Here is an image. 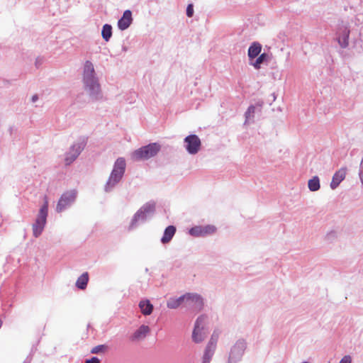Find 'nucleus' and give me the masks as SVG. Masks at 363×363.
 Listing matches in <instances>:
<instances>
[{"label":"nucleus","mask_w":363,"mask_h":363,"mask_svg":"<svg viewBox=\"0 0 363 363\" xmlns=\"http://www.w3.org/2000/svg\"><path fill=\"white\" fill-rule=\"evenodd\" d=\"M82 82L84 90L93 101L102 99L101 86L96 76L93 63L87 60L84 65Z\"/></svg>","instance_id":"nucleus-1"},{"label":"nucleus","mask_w":363,"mask_h":363,"mask_svg":"<svg viewBox=\"0 0 363 363\" xmlns=\"http://www.w3.org/2000/svg\"><path fill=\"white\" fill-rule=\"evenodd\" d=\"M125 161L123 157H118L113 165V170L104 186L106 192L111 191L116 185L121 180L125 170Z\"/></svg>","instance_id":"nucleus-2"},{"label":"nucleus","mask_w":363,"mask_h":363,"mask_svg":"<svg viewBox=\"0 0 363 363\" xmlns=\"http://www.w3.org/2000/svg\"><path fill=\"white\" fill-rule=\"evenodd\" d=\"M155 211V202L150 201L145 203L134 214L128 227V230H132L136 228L140 223H145L149 218L153 216Z\"/></svg>","instance_id":"nucleus-3"},{"label":"nucleus","mask_w":363,"mask_h":363,"mask_svg":"<svg viewBox=\"0 0 363 363\" xmlns=\"http://www.w3.org/2000/svg\"><path fill=\"white\" fill-rule=\"evenodd\" d=\"M161 146L158 143H150L135 150L131 154L133 161L147 160L155 157L160 150Z\"/></svg>","instance_id":"nucleus-4"},{"label":"nucleus","mask_w":363,"mask_h":363,"mask_svg":"<svg viewBox=\"0 0 363 363\" xmlns=\"http://www.w3.org/2000/svg\"><path fill=\"white\" fill-rule=\"evenodd\" d=\"M48 213V203L45 201L40 207L35 223L33 224V235L35 238H38L43 233L46 224Z\"/></svg>","instance_id":"nucleus-5"},{"label":"nucleus","mask_w":363,"mask_h":363,"mask_svg":"<svg viewBox=\"0 0 363 363\" xmlns=\"http://www.w3.org/2000/svg\"><path fill=\"white\" fill-rule=\"evenodd\" d=\"M207 316L201 315L197 318L194 324V328L192 333V340L195 343L201 342L206 337Z\"/></svg>","instance_id":"nucleus-6"},{"label":"nucleus","mask_w":363,"mask_h":363,"mask_svg":"<svg viewBox=\"0 0 363 363\" xmlns=\"http://www.w3.org/2000/svg\"><path fill=\"white\" fill-rule=\"evenodd\" d=\"M246 347L247 343L244 340L240 339L236 341L229 352L228 363H238L240 362Z\"/></svg>","instance_id":"nucleus-7"},{"label":"nucleus","mask_w":363,"mask_h":363,"mask_svg":"<svg viewBox=\"0 0 363 363\" xmlns=\"http://www.w3.org/2000/svg\"><path fill=\"white\" fill-rule=\"evenodd\" d=\"M350 27L348 22L341 21L337 25L336 35L338 43L342 48H346L349 45Z\"/></svg>","instance_id":"nucleus-8"},{"label":"nucleus","mask_w":363,"mask_h":363,"mask_svg":"<svg viewBox=\"0 0 363 363\" xmlns=\"http://www.w3.org/2000/svg\"><path fill=\"white\" fill-rule=\"evenodd\" d=\"M184 147L189 154L196 155L201 150V140L195 134L189 135L184 139Z\"/></svg>","instance_id":"nucleus-9"},{"label":"nucleus","mask_w":363,"mask_h":363,"mask_svg":"<svg viewBox=\"0 0 363 363\" xmlns=\"http://www.w3.org/2000/svg\"><path fill=\"white\" fill-rule=\"evenodd\" d=\"M184 306L196 311H201L203 306L202 296L196 293H186L184 294Z\"/></svg>","instance_id":"nucleus-10"},{"label":"nucleus","mask_w":363,"mask_h":363,"mask_svg":"<svg viewBox=\"0 0 363 363\" xmlns=\"http://www.w3.org/2000/svg\"><path fill=\"white\" fill-rule=\"evenodd\" d=\"M77 192L76 190H71L65 192L58 201L56 211L62 212L69 207L75 201Z\"/></svg>","instance_id":"nucleus-11"},{"label":"nucleus","mask_w":363,"mask_h":363,"mask_svg":"<svg viewBox=\"0 0 363 363\" xmlns=\"http://www.w3.org/2000/svg\"><path fill=\"white\" fill-rule=\"evenodd\" d=\"M85 144L84 142H79L73 144L69 151L65 154V162L66 165L71 164L80 155L84 150Z\"/></svg>","instance_id":"nucleus-12"},{"label":"nucleus","mask_w":363,"mask_h":363,"mask_svg":"<svg viewBox=\"0 0 363 363\" xmlns=\"http://www.w3.org/2000/svg\"><path fill=\"white\" fill-rule=\"evenodd\" d=\"M216 231V228L213 225H198L191 228L189 230V234L194 237H206L215 233Z\"/></svg>","instance_id":"nucleus-13"},{"label":"nucleus","mask_w":363,"mask_h":363,"mask_svg":"<svg viewBox=\"0 0 363 363\" xmlns=\"http://www.w3.org/2000/svg\"><path fill=\"white\" fill-rule=\"evenodd\" d=\"M150 328L149 326L142 325L131 335L130 340L133 342L142 340L146 337V336L150 333Z\"/></svg>","instance_id":"nucleus-14"},{"label":"nucleus","mask_w":363,"mask_h":363,"mask_svg":"<svg viewBox=\"0 0 363 363\" xmlns=\"http://www.w3.org/2000/svg\"><path fill=\"white\" fill-rule=\"evenodd\" d=\"M132 21L131 11L130 10L125 11L123 16L118 21V28L121 30L127 29L130 26Z\"/></svg>","instance_id":"nucleus-15"},{"label":"nucleus","mask_w":363,"mask_h":363,"mask_svg":"<svg viewBox=\"0 0 363 363\" xmlns=\"http://www.w3.org/2000/svg\"><path fill=\"white\" fill-rule=\"evenodd\" d=\"M346 172H347V168L342 167L334 174L333 179H332V182L330 184V188L332 189H335L339 186L340 182L345 179V176H346Z\"/></svg>","instance_id":"nucleus-16"},{"label":"nucleus","mask_w":363,"mask_h":363,"mask_svg":"<svg viewBox=\"0 0 363 363\" xmlns=\"http://www.w3.org/2000/svg\"><path fill=\"white\" fill-rule=\"evenodd\" d=\"M176 233V228L174 225H169L164 230V234L161 238L162 244L169 243Z\"/></svg>","instance_id":"nucleus-17"},{"label":"nucleus","mask_w":363,"mask_h":363,"mask_svg":"<svg viewBox=\"0 0 363 363\" xmlns=\"http://www.w3.org/2000/svg\"><path fill=\"white\" fill-rule=\"evenodd\" d=\"M184 294L178 297H171L167 300V306L170 309H177L180 306H184Z\"/></svg>","instance_id":"nucleus-18"},{"label":"nucleus","mask_w":363,"mask_h":363,"mask_svg":"<svg viewBox=\"0 0 363 363\" xmlns=\"http://www.w3.org/2000/svg\"><path fill=\"white\" fill-rule=\"evenodd\" d=\"M262 45L258 42H254L248 49L247 55L250 60L257 57L261 52Z\"/></svg>","instance_id":"nucleus-19"},{"label":"nucleus","mask_w":363,"mask_h":363,"mask_svg":"<svg viewBox=\"0 0 363 363\" xmlns=\"http://www.w3.org/2000/svg\"><path fill=\"white\" fill-rule=\"evenodd\" d=\"M139 308L145 315H150L154 308L153 305L147 299L141 300L139 303Z\"/></svg>","instance_id":"nucleus-20"},{"label":"nucleus","mask_w":363,"mask_h":363,"mask_svg":"<svg viewBox=\"0 0 363 363\" xmlns=\"http://www.w3.org/2000/svg\"><path fill=\"white\" fill-rule=\"evenodd\" d=\"M270 60V57L268 54L264 52L257 56L256 60L251 63V65L256 69H258L260 68L261 65L265 62H269Z\"/></svg>","instance_id":"nucleus-21"},{"label":"nucleus","mask_w":363,"mask_h":363,"mask_svg":"<svg viewBox=\"0 0 363 363\" xmlns=\"http://www.w3.org/2000/svg\"><path fill=\"white\" fill-rule=\"evenodd\" d=\"M89 281V274L87 272L83 273L77 280L76 286L79 289H85Z\"/></svg>","instance_id":"nucleus-22"},{"label":"nucleus","mask_w":363,"mask_h":363,"mask_svg":"<svg viewBox=\"0 0 363 363\" xmlns=\"http://www.w3.org/2000/svg\"><path fill=\"white\" fill-rule=\"evenodd\" d=\"M215 350L216 348L206 345L202 358V363H210Z\"/></svg>","instance_id":"nucleus-23"},{"label":"nucleus","mask_w":363,"mask_h":363,"mask_svg":"<svg viewBox=\"0 0 363 363\" xmlns=\"http://www.w3.org/2000/svg\"><path fill=\"white\" fill-rule=\"evenodd\" d=\"M308 186L310 191H316L320 189V179L318 176H314L312 179L308 180Z\"/></svg>","instance_id":"nucleus-24"},{"label":"nucleus","mask_w":363,"mask_h":363,"mask_svg":"<svg viewBox=\"0 0 363 363\" xmlns=\"http://www.w3.org/2000/svg\"><path fill=\"white\" fill-rule=\"evenodd\" d=\"M103 39L108 42L112 36V27L109 24L104 25L101 30Z\"/></svg>","instance_id":"nucleus-25"},{"label":"nucleus","mask_w":363,"mask_h":363,"mask_svg":"<svg viewBox=\"0 0 363 363\" xmlns=\"http://www.w3.org/2000/svg\"><path fill=\"white\" fill-rule=\"evenodd\" d=\"M255 109L256 108L254 105H251L248 107L247 111L245 113V124L249 123L253 121V118L255 117Z\"/></svg>","instance_id":"nucleus-26"},{"label":"nucleus","mask_w":363,"mask_h":363,"mask_svg":"<svg viewBox=\"0 0 363 363\" xmlns=\"http://www.w3.org/2000/svg\"><path fill=\"white\" fill-rule=\"evenodd\" d=\"M219 337V332L217 330H214L211 337L207 344V345L216 348L217 342Z\"/></svg>","instance_id":"nucleus-27"},{"label":"nucleus","mask_w":363,"mask_h":363,"mask_svg":"<svg viewBox=\"0 0 363 363\" xmlns=\"http://www.w3.org/2000/svg\"><path fill=\"white\" fill-rule=\"evenodd\" d=\"M106 347H107L104 345H97L91 349V354H99V353L104 352Z\"/></svg>","instance_id":"nucleus-28"},{"label":"nucleus","mask_w":363,"mask_h":363,"mask_svg":"<svg viewBox=\"0 0 363 363\" xmlns=\"http://www.w3.org/2000/svg\"><path fill=\"white\" fill-rule=\"evenodd\" d=\"M337 237V233L335 230H331L328 233L325 235V239L328 241L332 242Z\"/></svg>","instance_id":"nucleus-29"},{"label":"nucleus","mask_w":363,"mask_h":363,"mask_svg":"<svg viewBox=\"0 0 363 363\" xmlns=\"http://www.w3.org/2000/svg\"><path fill=\"white\" fill-rule=\"evenodd\" d=\"M359 177L361 180V182L363 184V157H362V161L360 162V165H359Z\"/></svg>","instance_id":"nucleus-30"},{"label":"nucleus","mask_w":363,"mask_h":363,"mask_svg":"<svg viewBox=\"0 0 363 363\" xmlns=\"http://www.w3.org/2000/svg\"><path fill=\"white\" fill-rule=\"evenodd\" d=\"M339 363H352V357L350 355L344 356Z\"/></svg>","instance_id":"nucleus-31"},{"label":"nucleus","mask_w":363,"mask_h":363,"mask_svg":"<svg viewBox=\"0 0 363 363\" xmlns=\"http://www.w3.org/2000/svg\"><path fill=\"white\" fill-rule=\"evenodd\" d=\"M194 14L193 6L191 4L188 5L186 8V15L188 17H191Z\"/></svg>","instance_id":"nucleus-32"},{"label":"nucleus","mask_w":363,"mask_h":363,"mask_svg":"<svg viewBox=\"0 0 363 363\" xmlns=\"http://www.w3.org/2000/svg\"><path fill=\"white\" fill-rule=\"evenodd\" d=\"M85 363H101V361L98 357H93L91 359H86Z\"/></svg>","instance_id":"nucleus-33"},{"label":"nucleus","mask_w":363,"mask_h":363,"mask_svg":"<svg viewBox=\"0 0 363 363\" xmlns=\"http://www.w3.org/2000/svg\"><path fill=\"white\" fill-rule=\"evenodd\" d=\"M38 100V96L37 94H35L32 96L31 101L32 102L35 103Z\"/></svg>","instance_id":"nucleus-34"},{"label":"nucleus","mask_w":363,"mask_h":363,"mask_svg":"<svg viewBox=\"0 0 363 363\" xmlns=\"http://www.w3.org/2000/svg\"><path fill=\"white\" fill-rule=\"evenodd\" d=\"M123 50L124 51H126V50H127V48H126L125 47H123Z\"/></svg>","instance_id":"nucleus-35"}]
</instances>
